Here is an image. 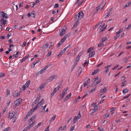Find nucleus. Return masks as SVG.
<instances>
[{
	"label": "nucleus",
	"instance_id": "obj_31",
	"mask_svg": "<svg viewBox=\"0 0 131 131\" xmlns=\"http://www.w3.org/2000/svg\"><path fill=\"white\" fill-rule=\"evenodd\" d=\"M131 57V56H129L124 59V61L125 62H126Z\"/></svg>",
	"mask_w": 131,
	"mask_h": 131
},
{
	"label": "nucleus",
	"instance_id": "obj_56",
	"mask_svg": "<svg viewBox=\"0 0 131 131\" xmlns=\"http://www.w3.org/2000/svg\"><path fill=\"white\" fill-rule=\"evenodd\" d=\"M29 57V54H28V55H27V56H25V57H24V58H25V59H26V60H27L28 58Z\"/></svg>",
	"mask_w": 131,
	"mask_h": 131
},
{
	"label": "nucleus",
	"instance_id": "obj_50",
	"mask_svg": "<svg viewBox=\"0 0 131 131\" xmlns=\"http://www.w3.org/2000/svg\"><path fill=\"white\" fill-rule=\"evenodd\" d=\"M115 109H116L115 108L113 107V108H112L111 109H110V112H112V111H115Z\"/></svg>",
	"mask_w": 131,
	"mask_h": 131
},
{
	"label": "nucleus",
	"instance_id": "obj_49",
	"mask_svg": "<svg viewBox=\"0 0 131 131\" xmlns=\"http://www.w3.org/2000/svg\"><path fill=\"white\" fill-rule=\"evenodd\" d=\"M103 45L104 43H101L98 44V46L99 47H101Z\"/></svg>",
	"mask_w": 131,
	"mask_h": 131
},
{
	"label": "nucleus",
	"instance_id": "obj_38",
	"mask_svg": "<svg viewBox=\"0 0 131 131\" xmlns=\"http://www.w3.org/2000/svg\"><path fill=\"white\" fill-rule=\"evenodd\" d=\"M71 34L69 32L67 34L65 35V36H64V38H65L66 39L68 37H69L70 35Z\"/></svg>",
	"mask_w": 131,
	"mask_h": 131
},
{
	"label": "nucleus",
	"instance_id": "obj_46",
	"mask_svg": "<svg viewBox=\"0 0 131 131\" xmlns=\"http://www.w3.org/2000/svg\"><path fill=\"white\" fill-rule=\"evenodd\" d=\"M131 95V94H130L128 95H127L126 96H125L123 97V99H125L128 98L129 96H130Z\"/></svg>",
	"mask_w": 131,
	"mask_h": 131
},
{
	"label": "nucleus",
	"instance_id": "obj_59",
	"mask_svg": "<svg viewBox=\"0 0 131 131\" xmlns=\"http://www.w3.org/2000/svg\"><path fill=\"white\" fill-rule=\"evenodd\" d=\"M0 74V78L3 77L5 75V74L1 73Z\"/></svg>",
	"mask_w": 131,
	"mask_h": 131
},
{
	"label": "nucleus",
	"instance_id": "obj_43",
	"mask_svg": "<svg viewBox=\"0 0 131 131\" xmlns=\"http://www.w3.org/2000/svg\"><path fill=\"white\" fill-rule=\"evenodd\" d=\"M63 51H61L59 53V54H58V57H61L62 55L64 53Z\"/></svg>",
	"mask_w": 131,
	"mask_h": 131
},
{
	"label": "nucleus",
	"instance_id": "obj_40",
	"mask_svg": "<svg viewBox=\"0 0 131 131\" xmlns=\"http://www.w3.org/2000/svg\"><path fill=\"white\" fill-rule=\"evenodd\" d=\"M35 121H33L32 122L31 124L29 125L30 126V127H31L33 126L35 124Z\"/></svg>",
	"mask_w": 131,
	"mask_h": 131
},
{
	"label": "nucleus",
	"instance_id": "obj_15",
	"mask_svg": "<svg viewBox=\"0 0 131 131\" xmlns=\"http://www.w3.org/2000/svg\"><path fill=\"white\" fill-rule=\"evenodd\" d=\"M20 94V92H15V93L14 94L13 96L14 97L18 96Z\"/></svg>",
	"mask_w": 131,
	"mask_h": 131
},
{
	"label": "nucleus",
	"instance_id": "obj_5",
	"mask_svg": "<svg viewBox=\"0 0 131 131\" xmlns=\"http://www.w3.org/2000/svg\"><path fill=\"white\" fill-rule=\"evenodd\" d=\"M58 76L57 75H55L49 77L48 79L47 80L49 82H50L53 80L54 79L57 78Z\"/></svg>",
	"mask_w": 131,
	"mask_h": 131
},
{
	"label": "nucleus",
	"instance_id": "obj_60",
	"mask_svg": "<svg viewBox=\"0 0 131 131\" xmlns=\"http://www.w3.org/2000/svg\"><path fill=\"white\" fill-rule=\"evenodd\" d=\"M28 87L27 86H26L25 85H24L23 86V88L24 89V90H26Z\"/></svg>",
	"mask_w": 131,
	"mask_h": 131
},
{
	"label": "nucleus",
	"instance_id": "obj_33",
	"mask_svg": "<svg viewBox=\"0 0 131 131\" xmlns=\"http://www.w3.org/2000/svg\"><path fill=\"white\" fill-rule=\"evenodd\" d=\"M93 48L92 47L90 48L87 50V53H88L91 51L92 50H93Z\"/></svg>",
	"mask_w": 131,
	"mask_h": 131
},
{
	"label": "nucleus",
	"instance_id": "obj_20",
	"mask_svg": "<svg viewBox=\"0 0 131 131\" xmlns=\"http://www.w3.org/2000/svg\"><path fill=\"white\" fill-rule=\"evenodd\" d=\"M95 54V52L94 51H93L90 52L89 54V56L90 57H93L94 54Z\"/></svg>",
	"mask_w": 131,
	"mask_h": 131
},
{
	"label": "nucleus",
	"instance_id": "obj_41",
	"mask_svg": "<svg viewBox=\"0 0 131 131\" xmlns=\"http://www.w3.org/2000/svg\"><path fill=\"white\" fill-rule=\"evenodd\" d=\"M126 80L123 81L122 84L121 86H124L126 84Z\"/></svg>",
	"mask_w": 131,
	"mask_h": 131
},
{
	"label": "nucleus",
	"instance_id": "obj_14",
	"mask_svg": "<svg viewBox=\"0 0 131 131\" xmlns=\"http://www.w3.org/2000/svg\"><path fill=\"white\" fill-rule=\"evenodd\" d=\"M112 65H109L105 67V69H106L105 71H104V72L105 73H107L109 71V68Z\"/></svg>",
	"mask_w": 131,
	"mask_h": 131
},
{
	"label": "nucleus",
	"instance_id": "obj_17",
	"mask_svg": "<svg viewBox=\"0 0 131 131\" xmlns=\"http://www.w3.org/2000/svg\"><path fill=\"white\" fill-rule=\"evenodd\" d=\"M56 117V115H54L53 117L51 118L50 121L49 122V124H50L52 123L54 121L55 118Z\"/></svg>",
	"mask_w": 131,
	"mask_h": 131
},
{
	"label": "nucleus",
	"instance_id": "obj_4",
	"mask_svg": "<svg viewBox=\"0 0 131 131\" xmlns=\"http://www.w3.org/2000/svg\"><path fill=\"white\" fill-rule=\"evenodd\" d=\"M103 3H101L99 4L98 6L96 7L97 11L99 10H101L103 9L104 7V5H102Z\"/></svg>",
	"mask_w": 131,
	"mask_h": 131
},
{
	"label": "nucleus",
	"instance_id": "obj_23",
	"mask_svg": "<svg viewBox=\"0 0 131 131\" xmlns=\"http://www.w3.org/2000/svg\"><path fill=\"white\" fill-rule=\"evenodd\" d=\"M17 119L16 118V117H14L13 118H10V120L13 122H15Z\"/></svg>",
	"mask_w": 131,
	"mask_h": 131
},
{
	"label": "nucleus",
	"instance_id": "obj_45",
	"mask_svg": "<svg viewBox=\"0 0 131 131\" xmlns=\"http://www.w3.org/2000/svg\"><path fill=\"white\" fill-rule=\"evenodd\" d=\"M81 114H80V112L79 111L78 112V116H77L78 117V119H80V118H81Z\"/></svg>",
	"mask_w": 131,
	"mask_h": 131
},
{
	"label": "nucleus",
	"instance_id": "obj_8",
	"mask_svg": "<svg viewBox=\"0 0 131 131\" xmlns=\"http://www.w3.org/2000/svg\"><path fill=\"white\" fill-rule=\"evenodd\" d=\"M41 97V95L40 94H39L36 97V99L34 102H33V104L34 105L36 104L39 100L40 98Z\"/></svg>",
	"mask_w": 131,
	"mask_h": 131
},
{
	"label": "nucleus",
	"instance_id": "obj_36",
	"mask_svg": "<svg viewBox=\"0 0 131 131\" xmlns=\"http://www.w3.org/2000/svg\"><path fill=\"white\" fill-rule=\"evenodd\" d=\"M36 109L35 108V107L32 108L29 111L30 112L31 114H32L33 112H34Z\"/></svg>",
	"mask_w": 131,
	"mask_h": 131
},
{
	"label": "nucleus",
	"instance_id": "obj_6",
	"mask_svg": "<svg viewBox=\"0 0 131 131\" xmlns=\"http://www.w3.org/2000/svg\"><path fill=\"white\" fill-rule=\"evenodd\" d=\"M0 17L5 19L7 18V14L3 12H0Z\"/></svg>",
	"mask_w": 131,
	"mask_h": 131
},
{
	"label": "nucleus",
	"instance_id": "obj_58",
	"mask_svg": "<svg viewBox=\"0 0 131 131\" xmlns=\"http://www.w3.org/2000/svg\"><path fill=\"white\" fill-rule=\"evenodd\" d=\"M31 14L32 16V15H33V16H32V17H34V18H35V16L34 12H32Z\"/></svg>",
	"mask_w": 131,
	"mask_h": 131
},
{
	"label": "nucleus",
	"instance_id": "obj_44",
	"mask_svg": "<svg viewBox=\"0 0 131 131\" xmlns=\"http://www.w3.org/2000/svg\"><path fill=\"white\" fill-rule=\"evenodd\" d=\"M96 88V86L95 87H94V88L92 89L90 91V93H91L93 91H94L95 90Z\"/></svg>",
	"mask_w": 131,
	"mask_h": 131
},
{
	"label": "nucleus",
	"instance_id": "obj_26",
	"mask_svg": "<svg viewBox=\"0 0 131 131\" xmlns=\"http://www.w3.org/2000/svg\"><path fill=\"white\" fill-rule=\"evenodd\" d=\"M79 119H78V117L76 116H74V120L73 121V122L75 123L76 121H78Z\"/></svg>",
	"mask_w": 131,
	"mask_h": 131
},
{
	"label": "nucleus",
	"instance_id": "obj_61",
	"mask_svg": "<svg viewBox=\"0 0 131 131\" xmlns=\"http://www.w3.org/2000/svg\"><path fill=\"white\" fill-rule=\"evenodd\" d=\"M62 43V42H61L60 41L58 43V47H59L61 44Z\"/></svg>",
	"mask_w": 131,
	"mask_h": 131
},
{
	"label": "nucleus",
	"instance_id": "obj_39",
	"mask_svg": "<svg viewBox=\"0 0 131 131\" xmlns=\"http://www.w3.org/2000/svg\"><path fill=\"white\" fill-rule=\"evenodd\" d=\"M51 66V65L50 64H48L46 66L44 67L43 68L46 70L49 67Z\"/></svg>",
	"mask_w": 131,
	"mask_h": 131
},
{
	"label": "nucleus",
	"instance_id": "obj_22",
	"mask_svg": "<svg viewBox=\"0 0 131 131\" xmlns=\"http://www.w3.org/2000/svg\"><path fill=\"white\" fill-rule=\"evenodd\" d=\"M123 28H121L116 33V34L117 35H120L119 34L121 32H122L123 31Z\"/></svg>",
	"mask_w": 131,
	"mask_h": 131
},
{
	"label": "nucleus",
	"instance_id": "obj_27",
	"mask_svg": "<svg viewBox=\"0 0 131 131\" xmlns=\"http://www.w3.org/2000/svg\"><path fill=\"white\" fill-rule=\"evenodd\" d=\"M131 5V2H129L127 3L124 6V8H126L129 6Z\"/></svg>",
	"mask_w": 131,
	"mask_h": 131
},
{
	"label": "nucleus",
	"instance_id": "obj_11",
	"mask_svg": "<svg viewBox=\"0 0 131 131\" xmlns=\"http://www.w3.org/2000/svg\"><path fill=\"white\" fill-rule=\"evenodd\" d=\"M90 82V78H89L86 81H85V83H84L83 86L84 87H85Z\"/></svg>",
	"mask_w": 131,
	"mask_h": 131
},
{
	"label": "nucleus",
	"instance_id": "obj_57",
	"mask_svg": "<svg viewBox=\"0 0 131 131\" xmlns=\"http://www.w3.org/2000/svg\"><path fill=\"white\" fill-rule=\"evenodd\" d=\"M29 57V54H28V55H27V56H25V57H24V58H25V59H26V60H27L28 58Z\"/></svg>",
	"mask_w": 131,
	"mask_h": 131
},
{
	"label": "nucleus",
	"instance_id": "obj_32",
	"mask_svg": "<svg viewBox=\"0 0 131 131\" xmlns=\"http://www.w3.org/2000/svg\"><path fill=\"white\" fill-rule=\"evenodd\" d=\"M79 20L78 19L77 20L76 22L75 23V24L73 26V27H75L76 26H77V25L78 24V23H79Z\"/></svg>",
	"mask_w": 131,
	"mask_h": 131
},
{
	"label": "nucleus",
	"instance_id": "obj_64",
	"mask_svg": "<svg viewBox=\"0 0 131 131\" xmlns=\"http://www.w3.org/2000/svg\"><path fill=\"white\" fill-rule=\"evenodd\" d=\"M49 127H48L44 131H49Z\"/></svg>",
	"mask_w": 131,
	"mask_h": 131
},
{
	"label": "nucleus",
	"instance_id": "obj_51",
	"mask_svg": "<svg viewBox=\"0 0 131 131\" xmlns=\"http://www.w3.org/2000/svg\"><path fill=\"white\" fill-rule=\"evenodd\" d=\"M74 128H75V126L74 125L71 127L70 129V131H72L73 130H74Z\"/></svg>",
	"mask_w": 131,
	"mask_h": 131
},
{
	"label": "nucleus",
	"instance_id": "obj_29",
	"mask_svg": "<svg viewBox=\"0 0 131 131\" xmlns=\"http://www.w3.org/2000/svg\"><path fill=\"white\" fill-rule=\"evenodd\" d=\"M108 38L106 37H105L103 38L102 40H101V41L102 42H104L106 41L107 40Z\"/></svg>",
	"mask_w": 131,
	"mask_h": 131
},
{
	"label": "nucleus",
	"instance_id": "obj_16",
	"mask_svg": "<svg viewBox=\"0 0 131 131\" xmlns=\"http://www.w3.org/2000/svg\"><path fill=\"white\" fill-rule=\"evenodd\" d=\"M66 32L65 30L63 29H62L61 30V31L60 34V36H63L65 34Z\"/></svg>",
	"mask_w": 131,
	"mask_h": 131
},
{
	"label": "nucleus",
	"instance_id": "obj_53",
	"mask_svg": "<svg viewBox=\"0 0 131 131\" xmlns=\"http://www.w3.org/2000/svg\"><path fill=\"white\" fill-rule=\"evenodd\" d=\"M31 127H30V126L29 125L28 126H26L24 128H26V130H27V129H29Z\"/></svg>",
	"mask_w": 131,
	"mask_h": 131
},
{
	"label": "nucleus",
	"instance_id": "obj_3",
	"mask_svg": "<svg viewBox=\"0 0 131 131\" xmlns=\"http://www.w3.org/2000/svg\"><path fill=\"white\" fill-rule=\"evenodd\" d=\"M95 104H92V106H94L93 108L92 109V112L94 113L97 111L98 109V108L99 107L100 105H95Z\"/></svg>",
	"mask_w": 131,
	"mask_h": 131
},
{
	"label": "nucleus",
	"instance_id": "obj_9",
	"mask_svg": "<svg viewBox=\"0 0 131 131\" xmlns=\"http://www.w3.org/2000/svg\"><path fill=\"white\" fill-rule=\"evenodd\" d=\"M46 85V83H43L42 84L40 87L38 89V91L41 90L45 87Z\"/></svg>",
	"mask_w": 131,
	"mask_h": 131
},
{
	"label": "nucleus",
	"instance_id": "obj_54",
	"mask_svg": "<svg viewBox=\"0 0 131 131\" xmlns=\"http://www.w3.org/2000/svg\"><path fill=\"white\" fill-rule=\"evenodd\" d=\"M120 36V35H117L116 36L114 37V38L115 39H116L118 38Z\"/></svg>",
	"mask_w": 131,
	"mask_h": 131
},
{
	"label": "nucleus",
	"instance_id": "obj_35",
	"mask_svg": "<svg viewBox=\"0 0 131 131\" xmlns=\"http://www.w3.org/2000/svg\"><path fill=\"white\" fill-rule=\"evenodd\" d=\"M41 106V104L40 103H38L35 106V108L37 109V107H39Z\"/></svg>",
	"mask_w": 131,
	"mask_h": 131
},
{
	"label": "nucleus",
	"instance_id": "obj_13",
	"mask_svg": "<svg viewBox=\"0 0 131 131\" xmlns=\"http://www.w3.org/2000/svg\"><path fill=\"white\" fill-rule=\"evenodd\" d=\"M6 19L1 18V19L0 20L1 23V24H2L4 25H5L6 24Z\"/></svg>",
	"mask_w": 131,
	"mask_h": 131
},
{
	"label": "nucleus",
	"instance_id": "obj_10",
	"mask_svg": "<svg viewBox=\"0 0 131 131\" xmlns=\"http://www.w3.org/2000/svg\"><path fill=\"white\" fill-rule=\"evenodd\" d=\"M15 114V112L14 111H11L10 112H9V117H10V118H13L14 117V116Z\"/></svg>",
	"mask_w": 131,
	"mask_h": 131
},
{
	"label": "nucleus",
	"instance_id": "obj_34",
	"mask_svg": "<svg viewBox=\"0 0 131 131\" xmlns=\"http://www.w3.org/2000/svg\"><path fill=\"white\" fill-rule=\"evenodd\" d=\"M30 81L29 80H28L27 81L26 83H25V85L26 86H27L28 87L29 85V84L30 83Z\"/></svg>",
	"mask_w": 131,
	"mask_h": 131
},
{
	"label": "nucleus",
	"instance_id": "obj_52",
	"mask_svg": "<svg viewBox=\"0 0 131 131\" xmlns=\"http://www.w3.org/2000/svg\"><path fill=\"white\" fill-rule=\"evenodd\" d=\"M56 92L53 90V92L51 94L52 96H53Z\"/></svg>",
	"mask_w": 131,
	"mask_h": 131
},
{
	"label": "nucleus",
	"instance_id": "obj_37",
	"mask_svg": "<svg viewBox=\"0 0 131 131\" xmlns=\"http://www.w3.org/2000/svg\"><path fill=\"white\" fill-rule=\"evenodd\" d=\"M128 91V90L126 89H125L123 90V93H127Z\"/></svg>",
	"mask_w": 131,
	"mask_h": 131
},
{
	"label": "nucleus",
	"instance_id": "obj_21",
	"mask_svg": "<svg viewBox=\"0 0 131 131\" xmlns=\"http://www.w3.org/2000/svg\"><path fill=\"white\" fill-rule=\"evenodd\" d=\"M71 95V93H70L68 95H67L66 97L65 98V100H66V101L67 100L69 99L70 98V97Z\"/></svg>",
	"mask_w": 131,
	"mask_h": 131
},
{
	"label": "nucleus",
	"instance_id": "obj_7",
	"mask_svg": "<svg viewBox=\"0 0 131 131\" xmlns=\"http://www.w3.org/2000/svg\"><path fill=\"white\" fill-rule=\"evenodd\" d=\"M22 102V99L21 98L17 100L15 102V104L16 106L19 105Z\"/></svg>",
	"mask_w": 131,
	"mask_h": 131
},
{
	"label": "nucleus",
	"instance_id": "obj_48",
	"mask_svg": "<svg viewBox=\"0 0 131 131\" xmlns=\"http://www.w3.org/2000/svg\"><path fill=\"white\" fill-rule=\"evenodd\" d=\"M99 79V77H96L95 78H94L93 80V82H94L97 80H98Z\"/></svg>",
	"mask_w": 131,
	"mask_h": 131
},
{
	"label": "nucleus",
	"instance_id": "obj_30",
	"mask_svg": "<svg viewBox=\"0 0 131 131\" xmlns=\"http://www.w3.org/2000/svg\"><path fill=\"white\" fill-rule=\"evenodd\" d=\"M52 51H49L46 55V57H47L50 56L51 54Z\"/></svg>",
	"mask_w": 131,
	"mask_h": 131
},
{
	"label": "nucleus",
	"instance_id": "obj_25",
	"mask_svg": "<svg viewBox=\"0 0 131 131\" xmlns=\"http://www.w3.org/2000/svg\"><path fill=\"white\" fill-rule=\"evenodd\" d=\"M45 69H44L43 68L41 70L38 71V74H39L38 75H39L40 74L42 73H43L45 72Z\"/></svg>",
	"mask_w": 131,
	"mask_h": 131
},
{
	"label": "nucleus",
	"instance_id": "obj_28",
	"mask_svg": "<svg viewBox=\"0 0 131 131\" xmlns=\"http://www.w3.org/2000/svg\"><path fill=\"white\" fill-rule=\"evenodd\" d=\"M107 91L106 88V87H105L103 89L101 90L100 91L101 93H102L103 92H105Z\"/></svg>",
	"mask_w": 131,
	"mask_h": 131
},
{
	"label": "nucleus",
	"instance_id": "obj_19",
	"mask_svg": "<svg viewBox=\"0 0 131 131\" xmlns=\"http://www.w3.org/2000/svg\"><path fill=\"white\" fill-rule=\"evenodd\" d=\"M79 56H77V58L76 59L74 63V64L76 65L78 63L80 58H79Z\"/></svg>",
	"mask_w": 131,
	"mask_h": 131
},
{
	"label": "nucleus",
	"instance_id": "obj_62",
	"mask_svg": "<svg viewBox=\"0 0 131 131\" xmlns=\"http://www.w3.org/2000/svg\"><path fill=\"white\" fill-rule=\"evenodd\" d=\"M59 5L58 4H56L54 5V8H56L58 7Z\"/></svg>",
	"mask_w": 131,
	"mask_h": 131
},
{
	"label": "nucleus",
	"instance_id": "obj_42",
	"mask_svg": "<svg viewBox=\"0 0 131 131\" xmlns=\"http://www.w3.org/2000/svg\"><path fill=\"white\" fill-rule=\"evenodd\" d=\"M98 71V70H96L94 71L92 73V75H94Z\"/></svg>",
	"mask_w": 131,
	"mask_h": 131
},
{
	"label": "nucleus",
	"instance_id": "obj_1",
	"mask_svg": "<svg viewBox=\"0 0 131 131\" xmlns=\"http://www.w3.org/2000/svg\"><path fill=\"white\" fill-rule=\"evenodd\" d=\"M68 87H67L63 91L62 93L60 94V96L61 97V99L63 98L65 96V94L67 93V91L68 90Z\"/></svg>",
	"mask_w": 131,
	"mask_h": 131
},
{
	"label": "nucleus",
	"instance_id": "obj_24",
	"mask_svg": "<svg viewBox=\"0 0 131 131\" xmlns=\"http://www.w3.org/2000/svg\"><path fill=\"white\" fill-rule=\"evenodd\" d=\"M36 117V115H34L32 116L29 120V122L30 123Z\"/></svg>",
	"mask_w": 131,
	"mask_h": 131
},
{
	"label": "nucleus",
	"instance_id": "obj_18",
	"mask_svg": "<svg viewBox=\"0 0 131 131\" xmlns=\"http://www.w3.org/2000/svg\"><path fill=\"white\" fill-rule=\"evenodd\" d=\"M49 46V44L48 43H47L45 44H44L42 47V48L43 49H45L46 48H47Z\"/></svg>",
	"mask_w": 131,
	"mask_h": 131
},
{
	"label": "nucleus",
	"instance_id": "obj_47",
	"mask_svg": "<svg viewBox=\"0 0 131 131\" xmlns=\"http://www.w3.org/2000/svg\"><path fill=\"white\" fill-rule=\"evenodd\" d=\"M66 39L64 37L63 38L61 39L60 41L62 42L63 43L65 40Z\"/></svg>",
	"mask_w": 131,
	"mask_h": 131
},
{
	"label": "nucleus",
	"instance_id": "obj_55",
	"mask_svg": "<svg viewBox=\"0 0 131 131\" xmlns=\"http://www.w3.org/2000/svg\"><path fill=\"white\" fill-rule=\"evenodd\" d=\"M131 28V24H129L127 27L126 28V29H130Z\"/></svg>",
	"mask_w": 131,
	"mask_h": 131
},
{
	"label": "nucleus",
	"instance_id": "obj_63",
	"mask_svg": "<svg viewBox=\"0 0 131 131\" xmlns=\"http://www.w3.org/2000/svg\"><path fill=\"white\" fill-rule=\"evenodd\" d=\"M26 59H25L24 58H23L21 60H20V62L21 63L23 62L24 61H25L26 60Z\"/></svg>",
	"mask_w": 131,
	"mask_h": 131
},
{
	"label": "nucleus",
	"instance_id": "obj_12",
	"mask_svg": "<svg viewBox=\"0 0 131 131\" xmlns=\"http://www.w3.org/2000/svg\"><path fill=\"white\" fill-rule=\"evenodd\" d=\"M101 81V79H99V80L98 81H96V82H95L93 83L92 84V86H94L96 85L97 84L100 82Z\"/></svg>",
	"mask_w": 131,
	"mask_h": 131
},
{
	"label": "nucleus",
	"instance_id": "obj_2",
	"mask_svg": "<svg viewBox=\"0 0 131 131\" xmlns=\"http://www.w3.org/2000/svg\"><path fill=\"white\" fill-rule=\"evenodd\" d=\"M83 15L82 11H81L79 14L76 16L75 18H77L78 17V20H80L82 18Z\"/></svg>",
	"mask_w": 131,
	"mask_h": 131
}]
</instances>
